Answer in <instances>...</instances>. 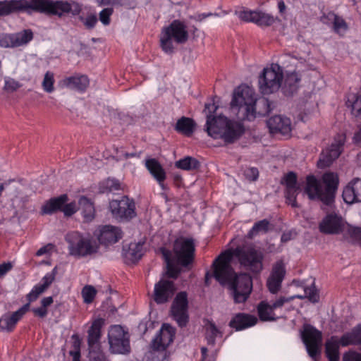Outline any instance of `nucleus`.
Here are the masks:
<instances>
[{"instance_id": "obj_1", "label": "nucleus", "mask_w": 361, "mask_h": 361, "mask_svg": "<svg viewBox=\"0 0 361 361\" xmlns=\"http://www.w3.org/2000/svg\"><path fill=\"white\" fill-rule=\"evenodd\" d=\"M243 267L253 273H259L263 269V252L253 245H243L223 252L213 262V273L207 272L205 283L209 284L212 276L222 286H228L235 303L244 302L252 290V281L247 274H236L231 267L233 257Z\"/></svg>"}, {"instance_id": "obj_2", "label": "nucleus", "mask_w": 361, "mask_h": 361, "mask_svg": "<svg viewBox=\"0 0 361 361\" xmlns=\"http://www.w3.org/2000/svg\"><path fill=\"white\" fill-rule=\"evenodd\" d=\"M218 107L214 100L205 104V130L214 139H221L226 143H233L243 133V126L237 121L229 119L221 114L216 115Z\"/></svg>"}, {"instance_id": "obj_3", "label": "nucleus", "mask_w": 361, "mask_h": 361, "mask_svg": "<svg viewBox=\"0 0 361 361\" xmlns=\"http://www.w3.org/2000/svg\"><path fill=\"white\" fill-rule=\"evenodd\" d=\"M256 101L254 90L247 85H241L233 92L231 106L241 113L244 119L252 120L256 116Z\"/></svg>"}, {"instance_id": "obj_4", "label": "nucleus", "mask_w": 361, "mask_h": 361, "mask_svg": "<svg viewBox=\"0 0 361 361\" xmlns=\"http://www.w3.org/2000/svg\"><path fill=\"white\" fill-rule=\"evenodd\" d=\"M65 240L68 244L69 255L75 257L91 255L99 250V245L95 240L78 231L68 232Z\"/></svg>"}, {"instance_id": "obj_5", "label": "nucleus", "mask_w": 361, "mask_h": 361, "mask_svg": "<svg viewBox=\"0 0 361 361\" xmlns=\"http://www.w3.org/2000/svg\"><path fill=\"white\" fill-rule=\"evenodd\" d=\"M188 38L186 25L181 21L175 20L168 27H164L160 37L161 47L165 53L173 51V39L178 44L185 43Z\"/></svg>"}, {"instance_id": "obj_6", "label": "nucleus", "mask_w": 361, "mask_h": 361, "mask_svg": "<svg viewBox=\"0 0 361 361\" xmlns=\"http://www.w3.org/2000/svg\"><path fill=\"white\" fill-rule=\"evenodd\" d=\"M283 78V68L277 63H272L264 68L258 80L259 89L263 94L277 92L281 87Z\"/></svg>"}, {"instance_id": "obj_7", "label": "nucleus", "mask_w": 361, "mask_h": 361, "mask_svg": "<svg viewBox=\"0 0 361 361\" xmlns=\"http://www.w3.org/2000/svg\"><path fill=\"white\" fill-rule=\"evenodd\" d=\"M195 250V244L192 239L184 237L178 238L173 243V260L182 267H187L194 259Z\"/></svg>"}, {"instance_id": "obj_8", "label": "nucleus", "mask_w": 361, "mask_h": 361, "mask_svg": "<svg viewBox=\"0 0 361 361\" xmlns=\"http://www.w3.org/2000/svg\"><path fill=\"white\" fill-rule=\"evenodd\" d=\"M104 324L102 318L95 319L88 331V345L90 361H108L105 355L100 350L101 329Z\"/></svg>"}, {"instance_id": "obj_9", "label": "nucleus", "mask_w": 361, "mask_h": 361, "mask_svg": "<svg viewBox=\"0 0 361 361\" xmlns=\"http://www.w3.org/2000/svg\"><path fill=\"white\" fill-rule=\"evenodd\" d=\"M108 338L112 353L126 354L130 352L128 334L121 326H112L109 331Z\"/></svg>"}, {"instance_id": "obj_10", "label": "nucleus", "mask_w": 361, "mask_h": 361, "mask_svg": "<svg viewBox=\"0 0 361 361\" xmlns=\"http://www.w3.org/2000/svg\"><path fill=\"white\" fill-rule=\"evenodd\" d=\"M301 336L309 355L316 360L317 355L321 352L322 332L312 325L305 324Z\"/></svg>"}, {"instance_id": "obj_11", "label": "nucleus", "mask_w": 361, "mask_h": 361, "mask_svg": "<svg viewBox=\"0 0 361 361\" xmlns=\"http://www.w3.org/2000/svg\"><path fill=\"white\" fill-rule=\"evenodd\" d=\"M109 209L113 216L119 220L130 219L136 216L135 202L126 196L120 200L111 201Z\"/></svg>"}, {"instance_id": "obj_12", "label": "nucleus", "mask_w": 361, "mask_h": 361, "mask_svg": "<svg viewBox=\"0 0 361 361\" xmlns=\"http://www.w3.org/2000/svg\"><path fill=\"white\" fill-rule=\"evenodd\" d=\"M33 39L31 30H23L14 33L0 34V47L6 49H13L27 45Z\"/></svg>"}, {"instance_id": "obj_13", "label": "nucleus", "mask_w": 361, "mask_h": 361, "mask_svg": "<svg viewBox=\"0 0 361 361\" xmlns=\"http://www.w3.org/2000/svg\"><path fill=\"white\" fill-rule=\"evenodd\" d=\"M345 137L343 135H338L331 145L324 149L317 161L319 168L323 169L330 166L341 154Z\"/></svg>"}, {"instance_id": "obj_14", "label": "nucleus", "mask_w": 361, "mask_h": 361, "mask_svg": "<svg viewBox=\"0 0 361 361\" xmlns=\"http://www.w3.org/2000/svg\"><path fill=\"white\" fill-rule=\"evenodd\" d=\"M347 223L336 213L326 214L320 222L319 231L325 234H338L345 232Z\"/></svg>"}, {"instance_id": "obj_15", "label": "nucleus", "mask_w": 361, "mask_h": 361, "mask_svg": "<svg viewBox=\"0 0 361 361\" xmlns=\"http://www.w3.org/2000/svg\"><path fill=\"white\" fill-rule=\"evenodd\" d=\"M188 300L187 295L184 292L179 293L171 307V314L173 319L180 326H185L188 316L187 312Z\"/></svg>"}, {"instance_id": "obj_16", "label": "nucleus", "mask_w": 361, "mask_h": 361, "mask_svg": "<svg viewBox=\"0 0 361 361\" xmlns=\"http://www.w3.org/2000/svg\"><path fill=\"white\" fill-rule=\"evenodd\" d=\"M174 336L175 329L168 324H164L152 342V348L157 351H165L173 342Z\"/></svg>"}, {"instance_id": "obj_17", "label": "nucleus", "mask_w": 361, "mask_h": 361, "mask_svg": "<svg viewBox=\"0 0 361 361\" xmlns=\"http://www.w3.org/2000/svg\"><path fill=\"white\" fill-rule=\"evenodd\" d=\"M281 183L286 186V202L293 207H297L296 197L300 190V187L297 183L296 174L293 172L288 173L283 177Z\"/></svg>"}, {"instance_id": "obj_18", "label": "nucleus", "mask_w": 361, "mask_h": 361, "mask_svg": "<svg viewBox=\"0 0 361 361\" xmlns=\"http://www.w3.org/2000/svg\"><path fill=\"white\" fill-rule=\"evenodd\" d=\"M96 235L101 244L107 246L117 243L123 237V232L118 226L105 225L99 228Z\"/></svg>"}, {"instance_id": "obj_19", "label": "nucleus", "mask_w": 361, "mask_h": 361, "mask_svg": "<svg viewBox=\"0 0 361 361\" xmlns=\"http://www.w3.org/2000/svg\"><path fill=\"white\" fill-rule=\"evenodd\" d=\"M176 291L174 283L167 279H161L154 286V300L158 304L167 302Z\"/></svg>"}, {"instance_id": "obj_20", "label": "nucleus", "mask_w": 361, "mask_h": 361, "mask_svg": "<svg viewBox=\"0 0 361 361\" xmlns=\"http://www.w3.org/2000/svg\"><path fill=\"white\" fill-rule=\"evenodd\" d=\"M285 274L286 269L283 262L282 260L277 261L273 266L267 282L268 289L271 293L275 294L280 290Z\"/></svg>"}, {"instance_id": "obj_21", "label": "nucleus", "mask_w": 361, "mask_h": 361, "mask_svg": "<svg viewBox=\"0 0 361 361\" xmlns=\"http://www.w3.org/2000/svg\"><path fill=\"white\" fill-rule=\"evenodd\" d=\"M267 125L271 133H281L283 135H288L292 130L290 118L281 115H276L269 118L267 121Z\"/></svg>"}, {"instance_id": "obj_22", "label": "nucleus", "mask_w": 361, "mask_h": 361, "mask_svg": "<svg viewBox=\"0 0 361 361\" xmlns=\"http://www.w3.org/2000/svg\"><path fill=\"white\" fill-rule=\"evenodd\" d=\"M30 304L27 303L12 314H5L0 318V329L4 331H11L18 322L28 311Z\"/></svg>"}, {"instance_id": "obj_23", "label": "nucleus", "mask_w": 361, "mask_h": 361, "mask_svg": "<svg viewBox=\"0 0 361 361\" xmlns=\"http://www.w3.org/2000/svg\"><path fill=\"white\" fill-rule=\"evenodd\" d=\"M304 193L310 200H319L325 204V200L323 198L325 197L324 189L314 176H307Z\"/></svg>"}, {"instance_id": "obj_24", "label": "nucleus", "mask_w": 361, "mask_h": 361, "mask_svg": "<svg viewBox=\"0 0 361 361\" xmlns=\"http://www.w3.org/2000/svg\"><path fill=\"white\" fill-rule=\"evenodd\" d=\"M322 182L325 185L324 192L326 205H331L334 200V193L338 188V175L333 172L325 173L322 176Z\"/></svg>"}, {"instance_id": "obj_25", "label": "nucleus", "mask_w": 361, "mask_h": 361, "mask_svg": "<svg viewBox=\"0 0 361 361\" xmlns=\"http://www.w3.org/2000/svg\"><path fill=\"white\" fill-rule=\"evenodd\" d=\"M343 198L347 204L361 202V178H355L345 187Z\"/></svg>"}, {"instance_id": "obj_26", "label": "nucleus", "mask_w": 361, "mask_h": 361, "mask_svg": "<svg viewBox=\"0 0 361 361\" xmlns=\"http://www.w3.org/2000/svg\"><path fill=\"white\" fill-rule=\"evenodd\" d=\"M89 84V79L85 75H75L67 77L61 81V85L63 87L81 92L85 91Z\"/></svg>"}, {"instance_id": "obj_27", "label": "nucleus", "mask_w": 361, "mask_h": 361, "mask_svg": "<svg viewBox=\"0 0 361 361\" xmlns=\"http://www.w3.org/2000/svg\"><path fill=\"white\" fill-rule=\"evenodd\" d=\"M257 322V318L251 314L238 313L229 322V326L236 331H240L253 326Z\"/></svg>"}, {"instance_id": "obj_28", "label": "nucleus", "mask_w": 361, "mask_h": 361, "mask_svg": "<svg viewBox=\"0 0 361 361\" xmlns=\"http://www.w3.org/2000/svg\"><path fill=\"white\" fill-rule=\"evenodd\" d=\"M57 272L56 267H54L51 272L47 273L42 279V283L37 284L33 287L27 295V299L33 301L42 293L54 281Z\"/></svg>"}, {"instance_id": "obj_29", "label": "nucleus", "mask_w": 361, "mask_h": 361, "mask_svg": "<svg viewBox=\"0 0 361 361\" xmlns=\"http://www.w3.org/2000/svg\"><path fill=\"white\" fill-rule=\"evenodd\" d=\"M321 20L324 23L326 24L332 22L334 24V31L339 35L344 34L348 29V25L343 18L337 16L333 12H329L326 14H324L321 17Z\"/></svg>"}, {"instance_id": "obj_30", "label": "nucleus", "mask_w": 361, "mask_h": 361, "mask_svg": "<svg viewBox=\"0 0 361 361\" xmlns=\"http://www.w3.org/2000/svg\"><path fill=\"white\" fill-rule=\"evenodd\" d=\"M293 63L295 66L296 69L293 71L287 72L285 78V84L290 88H296L301 81L300 72L302 71V61H298L295 58H291Z\"/></svg>"}, {"instance_id": "obj_31", "label": "nucleus", "mask_w": 361, "mask_h": 361, "mask_svg": "<svg viewBox=\"0 0 361 361\" xmlns=\"http://www.w3.org/2000/svg\"><path fill=\"white\" fill-rule=\"evenodd\" d=\"M68 201V196L62 195L59 197L51 198L42 207V214H51L58 210H61L64 204Z\"/></svg>"}, {"instance_id": "obj_32", "label": "nucleus", "mask_w": 361, "mask_h": 361, "mask_svg": "<svg viewBox=\"0 0 361 361\" xmlns=\"http://www.w3.org/2000/svg\"><path fill=\"white\" fill-rule=\"evenodd\" d=\"M145 166L155 180H166V171L156 159H147L145 160Z\"/></svg>"}, {"instance_id": "obj_33", "label": "nucleus", "mask_w": 361, "mask_h": 361, "mask_svg": "<svg viewBox=\"0 0 361 361\" xmlns=\"http://www.w3.org/2000/svg\"><path fill=\"white\" fill-rule=\"evenodd\" d=\"M339 345L343 346L336 337H331L325 345L326 355L329 361H339Z\"/></svg>"}, {"instance_id": "obj_34", "label": "nucleus", "mask_w": 361, "mask_h": 361, "mask_svg": "<svg viewBox=\"0 0 361 361\" xmlns=\"http://www.w3.org/2000/svg\"><path fill=\"white\" fill-rule=\"evenodd\" d=\"M79 209L85 221H91L95 216L93 202L85 196L80 197L78 201Z\"/></svg>"}, {"instance_id": "obj_35", "label": "nucleus", "mask_w": 361, "mask_h": 361, "mask_svg": "<svg viewBox=\"0 0 361 361\" xmlns=\"http://www.w3.org/2000/svg\"><path fill=\"white\" fill-rule=\"evenodd\" d=\"M26 2L21 0L0 1V16L8 15L16 11H22Z\"/></svg>"}, {"instance_id": "obj_36", "label": "nucleus", "mask_w": 361, "mask_h": 361, "mask_svg": "<svg viewBox=\"0 0 361 361\" xmlns=\"http://www.w3.org/2000/svg\"><path fill=\"white\" fill-rule=\"evenodd\" d=\"M343 346L353 344H361V324L355 326L349 333L345 334L341 338Z\"/></svg>"}, {"instance_id": "obj_37", "label": "nucleus", "mask_w": 361, "mask_h": 361, "mask_svg": "<svg viewBox=\"0 0 361 361\" xmlns=\"http://www.w3.org/2000/svg\"><path fill=\"white\" fill-rule=\"evenodd\" d=\"M257 312L262 321H274L279 317L274 313V309L267 301H262L257 306Z\"/></svg>"}, {"instance_id": "obj_38", "label": "nucleus", "mask_w": 361, "mask_h": 361, "mask_svg": "<svg viewBox=\"0 0 361 361\" xmlns=\"http://www.w3.org/2000/svg\"><path fill=\"white\" fill-rule=\"evenodd\" d=\"M195 126L196 123L192 118L183 116L177 121L175 129L186 136H190Z\"/></svg>"}, {"instance_id": "obj_39", "label": "nucleus", "mask_w": 361, "mask_h": 361, "mask_svg": "<svg viewBox=\"0 0 361 361\" xmlns=\"http://www.w3.org/2000/svg\"><path fill=\"white\" fill-rule=\"evenodd\" d=\"M346 105L350 108L351 112L355 116H361V93L350 94L348 96Z\"/></svg>"}, {"instance_id": "obj_40", "label": "nucleus", "mask_w": 361, "mask_h": 361, "mask_svg": "<svg viewBox=\"0 0 361 361\" xmlns=\"http://www.w3.org/2000/svg\"><path fill=\"white\" fill-rule=\"evenodd\" d=\"M143 253L144 250L142 243H131L126 251V257L132 262H135L138 261L142 257Z\"/></svg>"}, {"instance_id": "obj_41", "label": "nucleus", "mask_w": 361, "mask_h": 361, "mask_svg": "<svg viewBox=\"0 0 361 361\" xmlns=\"http://www.w3.org/2000/svg\"><path fill=\"white\" fill-rule=\"evenodd\" d=\"M121 189L120 182L114 178H107L99 184V191L102 193L116 192Z\"/></svg>"}, {"instance_id": "obj_42", "label": "nucleus", "mask_w": 361, "mask_h": 361, "mask_svg": "<svg viewBox=\"0 0 361 361\" xmlns=\"http://www.w3.org/2000/svg\"><path fill=\"white\" fill-rule=\"evenodd\" d=\"M162 254L166 263L167 271L166 274L170 278L176 279L178 277L180 269L175 267L171 259V252L169 250L162 249Z\"/></svg>"}, {"instance_id": "obj_43", "label": "nucleus", "mask_w": 361, "mask_h": 361, "mask_svg": "<svg viewBox=\"0 0 361 361\" xmlns=\"http://www.w3.org/2000/svg\"><path fill=\"white\" fill-rule=\"evenodd\" d=\"M176 167L183 170H192L198 168L199 161L191 157H186L175 163Z\"/></svg>"}, {"instance_id": "obj_44", "label": "nucleus", "mask_w": 361, "mask_h": 361, "mask_svg": "<svg viewBox=\"0 0 361 361\" xmlns=\"http://www.w3.org/2000/svg\"><path fill=\"white\" fill-rule=\"evenodd\" d=\"M276 18L272 15L260 11H257L255 24L259 26H270L273 25Z\"/></svg>"}, {"instance_id": "obj_45", "label": "nucleus", "mask_w": 361, "mask_h": 361, "mask_svg": "<svg viewBox=\"0 0 361 361\" xmlns=\"http://www.w3.org/2000/svg\"><path fill=\"white\" fill-rule=\"evenodd\" d=\"M269 222L267 219L261 220L254 224L249 231L247 236L252 238L260 233H266L269 230Z\"/></svg>"}, {"instance_id": "obj_46", "label": "nucleus", "mask_w": 361, "mask_h": 361, "mask_svg": "<svg viewBox=\"0 0 361 361\" xmlns=\"http://www.w3.org/2000/svg\"><path fill=\"white\" fill-rule=\"evenodd\" d=\"M345 235L350 239V240L359 245H361V228L354 227L347 224Z\"/></svg>"}, {"instance_id": "obj_47", "label": "nucleus", "mask_w": 361, "mask_h": 361, "mask_svg": "<svg viewBox=\"0 0 361 361\" xmlns=\"http://www.w3.org/2000/svg\"><path fill=\"white\" fill-rule=\"evenodd\" d=\"M97 293V289L92 285H85L81 290V295L84 303H92Z\"/></svg>"}, {"instance_id": "obj_48", "label": "nucleus", "mask_w": 361, "mask_h": 361, "mask_svg": "<svg viewBox=\"0 0 361 361\" xmlns=\"http://www.w3.org/2000/svg\"><path fill=\"white\" fill-rule=\"evenodd\" d=\"M54 73L51 71H47L42 82V87L47 93H51L54 90Z\"/></svg>"}, {"instance_id": "obj_49", "label": "nucleus", "mask_w": 361, "mask_h": 361, "mask_svg": "<svg viewBox=\"0 0 361 361\" xmlns=\"http://www.w3.org/2000/svg\"><path fill=\"white\" fill-rule=\"evenodd\" d=\"M235 14L241 20L247 23H255L257 11H252L245 8L235 11Z\"/></svg>"}, {"instance_id": "obj_50", "label": "nucleus", "mask_w": 361, "mask_h": 361, "mask_svg": "<svg viewBox=\"0 0 361 361\" xmlns=\"http://www.w3.org/2000/svg\"><path fill=\"white\" fill-rule=\"evenodd\" d=\"M220 334L215 324L212 322H208L206 324V338L209 344L213 345L217 335Z\"/></svg>"}, {"instance_id": "obj_51", "label": "nucleus", "mask_w": 361, "mask_h": 361, "mask_svg": "<svg viewBox=\"0 0 361 361\" xmlns=\"http://www.w3.org/2000/svg\"><path fill=\"white\" fill-rule=\"evenodd\" d=\"M303 298H304L303 296L298 295L290 296V297L281 296L279 298H277L271 305L272 306V308H274V310H276L283 307L285 303L290 302L291 300H293L295 298H301L302 299Z\"/></svg>"}, {"instance_id": "obj_52", "label": "nucleus", "mask_w": 361, "mask_h": 361, "mask_svg": "<svg viewBox=\"0 0 361 361\" xmlns=\"http://www.w3.org/2000/svg\"><path fill=\"white\" fill-rule=\"evenodd\" d=\"M146 357L147 361H165L166 353L152 349L146 354Z\"/></svg>"}, {"instance_id": "obj_53", "label": "nucleus", "mask_w": 361, "mask_h": 361, "mask_svg": "<svg viewBox=\"0 0 361 361\" xmlns=\"http://www.w3.org/2000/svg\"><path fill=\"white\" fill-rule=\"evenodd\" d=\"M305 297L312 302H317L319 300V293L314 286L305 288Z\"/></svg>"}, {"instance_id": "obj_54", "label": "nucleus", "mask_w": 361, "mask_h": 361, "mask_svg": "<svg viewBox=\"0 0 361 361\" xmlns=\"http://www.w3.org/2000/svg\"><path fill=\"white\" fill-rule=\"evenodd\" d=\"M114 10L112 8H104L99 13V20L104 25H108L110 23V17L112 15Z\"/></svg>"}, {"instance_id": "obj_55", "label": "nucleus", "mask_w": 361, "mask_h": 361, "mask_svg": "<svg viewBox=\"0 0 361 361\" xmlns=\"http://www.w3.org/2000/svg\"><path fill=\"white\" fill-rule=\"evenodd\" d=\"M73 348L69 353L73 357V361H80V341L78 339L73 341Z\"/></svg>"}, {"instance_id": "obj_56", "label": "nucleus", "mask_w": 361, "mask_h": 361, "mask_svg": "<svg viewBox=\"0 0 361 361\" xmlns=\"http://www.w3.org/2000/svg\"><path fill=\"white\" fill-rule=\"evenodd\" d=\"M80 19L88 29L93 28L97 22V18L95 14H90L86 18L80 17Z\"/></svg>"}, {"instance_id": "obj_57", "label": "nucleus", "mask_w": 361, "mask_h": 361, "mask_svg": "<svg viewBox=\"0 0 361 361\" xmlns=\"http://www.w3.org/2000/svg\"><path fill=\"white\" fill-rule=\"evenodd\" d=\"M20 84L13 78H8L5 79L4 89L6 90L13 92L20 87Z\"/></svg>"}, {"instance_id": "obj_58", "label": "nucleus", "mask_w": 361, "mask_h": 361, "mask_svg": "<svg viewBox=\"0 0 361 361\" xmlns=\"http://www.w3.org/2000/svg\"><path fill=\"white\" fill-rule=\"evenodd\" d=\"M244 175L249 180H256L259 176V171L257 168L250 167L244 171Z\"/></svg>"}, {"instance_id": "obj_59", "label": "nucleus", "mask_w": 361, "mask_h": 361, "mask_svg": "<svg viewBox=\"0 0 361 361\" xmlns=\"http://www.w3.org/2000/svg\"><path fill=\"white\" fill-rule=\"evenodd\" d=\"M77 209L75 202H71L66 204H64L61 210H62L66 216H71L76 212Z\"/></svg>"}, {"instance_id": "obj_60", "label": "nucleus", "mask_w": 361, "mask_h": 361, "mask_svg": "<svg viewBox=\"0 0 361 361\" xmlns=\"http://www.w3.org/2000/svg\"><path fill=\"white\" fill-rule=\"evenodd\" d=\"M343 361H361V353L349 351L343 355Z\"/></svg>"}, {"instance_id": "obj_61", "label": "nucleus", "mask_w": 361, "mask_h": 361, "mask_svg": "<svg viewBox=\"0 0 361 361\" xmlns=\"http://www.w3.org/2000/svg\"><path fill=\"white\" fill-rule=\"evenodd\" d=\"M54 245H53L52 243H48L47 245L39 248L37 251L36 255L40 257L45 254H50L54 250Z\"/></svg>"}, {"instance_id": "obj_62", "label": "nucleus", "mask_w": 361, "mask_h": 361, "mask_svg": "<svg viewBox=\"0 0 361 361\" xmlns=\"http://www.w3.org/2000/svg\"><path fill=\"white\" fill-rule=\"evenodd\" d=\"M259 104L264 107V111L259 113L262 115L268 114L272 110L271 107V104L270 101L267 99H262V100L259 101Z\"/></svg>"}, {"instance_id": "obj_63", "label": "nucleus", "mask_w": 361, "mask_h": 361, "mask_svg": "<svg viewBox=\"0 0 361 361\" xmlns=\"http://www.w3.org/2000/svg\"><path fill=\"white\" fill-rule=\"evenodd\" d=\"M11 262H4L0 264V278L3 277L7 272L12 269Z\"/></svg>"}, {"instance_id": "obj_64", "label": "nucleus", "mask_w": 361, "mask_h": 361, "mask_svg": "<svg viewBox=\"0 0 361 361\" xmlns=\"http://www.w3.org/2000/svg\"><path fill=\"white\" fill-rule=\"evenodd\" d=\"M34 314L41 318L44 317L47 314V310L42 305L39 307L32 309Z\"/></svg>"}]
</instances>
